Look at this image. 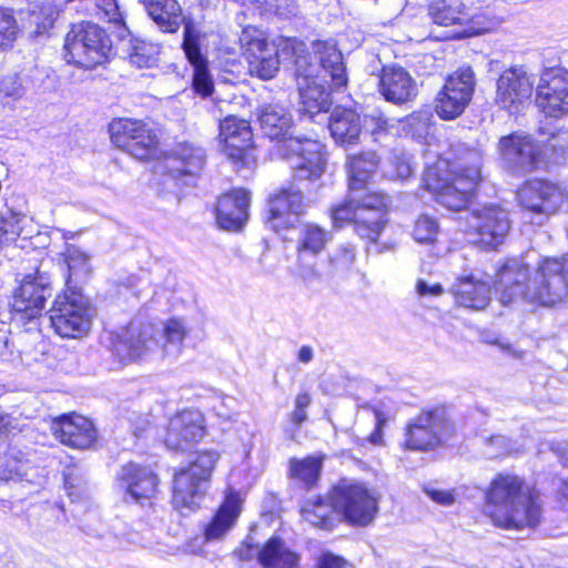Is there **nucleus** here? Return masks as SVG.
Here are the masks:
<instances>
[{"mask_svg": "<svg viewBox=\"0 0 568 568\" xmlns=\"http://www.w3.org/2000/svg\"><path fill=\"white\" fill-rule=\"evenodd\" d=\"M258 121L262 132L275 141L273 153L292 169L293 182L274 194L268 203L266 224L278 232L293 224V216L304 212V193H317L324 185L321 179L327 160L320 141L288 134L292 116L285 106L277 103L263 106Z\"/></svg>", "mask_w": 568, "mask_h": 568, "instance_id": "nucleus-1", "label": "nucleus"}, {"mask_svg": "<svg viewBox=\"0 0 568 568\" xmlns=\"http://www.w3.org/2000/svg\"><path fill=\"white\" fill-rule=\"evenodd\" d=\"M495 291L503 305L525 301L554 306L568 297V257L540 258L527 252L509 258L497 272Z\"/></svg>", "mask_w": 568, "mask_h": 568, "instance_id": "nucleus-2", "label": "nucleus"}, {"mask_svg": "<svg viewBox=\"0 0 568 568\" xmlns=\"http://www.w3.org/2000/svg\"><path fill=\"white\" fill-rule=\"evenodd\" d=\"M387 199L382 193H368L361 199L354 195L331 207L329 216L336 229L353 222L355 233L375 243L386 224Z\"/></svg>", "mask_w": 568, "mask_h": 568, "instance_id": "nucleus-3", "label": "nucleus"}, {"mask_svg": "<svg viewBox=\"0 0 568 568\" xmlns=\"http://www.w3.org/2000/svg\"><path fill=\"white\" fill-rule=\"evenodd\" d=\"M427 16L434 26L446 29L440 37L445 40L474 37L497 26L486 13L470 16L463 0H428Z\"/></svg>", "mask_w": 568, "mask_h": 568, "instance_id": "nucleus-4", "label": "nucleus"}, {"mask_svg": "<svg viewBox=\"0 0 568 568\" xmlns=\"http://www.w3.org/2000/svg\"><path fill=\"white\" fill-rule=\"evenodd\" d=\"M63 49L68 63L93 69L108 59L111 41L101 27L83 21L71 27L65 36Z\"/></svg>", "mask_w": 568, "mask_h": 568, "instance_id": "nucleus-5", "label": "nucleus"}, {"mask_svg": "<svg viewBox=\"0 0 568 568\" xmlns=\"http://www.w3.org/2000/svg\"><path fill=\"white\" fill-rule=\"evenodd\" d=\"M220 459L214 450L197 453L187 467L180 468L174 474L173 503L178 508L193 509L200 498L206 493L213 469Z\"/></svg>", "mask_w": 568, "mask_h": 568, "instance_id": "nucleus-6", "label": "nucleus"}, {"mask_svg": "<svg viewBox=\"0 0 568 568\" xmlns=\"http://www.w3.org/2000/svg\"><path fill=\"white\" fill-rule=\"evenodd\" d=\"M338 515L353 526H368L378 513V495L361 483L342 480L331 491Z\"/></svg>", "mask_w": 568, "mask_h": 568, "instance_id": "nucleus-7", "label": "nucleus"}, {"mask_svg": "<svg viewBox=\"0 0 568 568\" xmlns=\"http://www.w3.org/2000/svg\"><path fill=\"white\" fill-rule=\"evenodd\" d=\"M304 47L303 42L286 40L282 51L288 49L292 51L302 111L314 115L322 111L327 112L332 105V99L331 92L323 84L317 83L314 77L316 68L308 63L307 57L302 55Z\"/></svg>", "mask_w": 568, "mask_h": 568, "instance_id": "nucleus-8", "label": "nucleus"}, {"mask_svg": "<svg viewBox=\"0 0 568 568\" xmlns=\"http://www.w3.org/2000/svg\"><path fill=\"white\" fill-rule=\"evenodd\" d=\"M93 310L78 291L59 295L49 311V320L55 333L77 338L89 332Z\"/></svg>", "mask_w": 568, "mask_h": 568, "instance_id": "nucleus-9", "label": "nucleus"}, {"mask_svg": "<svg viewBox=\"0 0 568 568\" xmlns=\"http://www.w3.org/2000/svg\"><path fill=\"white\" fill-rule=\"evenodd\" d=\"M454 425L445 408L423 410L406 427L405 446L413 450H427L444 444L454 434Z\"/></svg>", "mask_w": 568, "mask_h": 568, "instance_id": "nucleus-10", "label": "nucleus"}, {"mask_svg": "<svg viewBox=\"0 0 568 568\" xmlns=\"http://www.w3.org/2000/svg\"><path fill=\"white\" fill-rule=\"evenodd\" d=\"M112 143L138 160L149 159L156 150L159 139L146 122L135 119H115L109 125Z\"/></svg>", "mask_w": 568, "mask_h": 568, "instance_id": "nucleus-11", "label": "nucleus"}, {"mask_svg": "<svg viewBox=\"0 0 568 568\" xmlns=\"http://www.w3.org/2000/svg\"><path fill=\"white\" fill-rule=\"evenodd\" d=\"M535 103L547 116L568 114V70L561 67L546 68L536 87Z\"/></svg>", "mask_w": 568, "mask_h": 568, "instance_id": "nucleus-12", "label": "nucleus"}, {"mask_svg": "<svg viewBox=\"0 0 568 568\" xmlns=\"http://www.w3.org/2000/svg\"><path fill=\"white\" fill-rule=\"evenodd\" d=\"M240 43L250 67V72L263 80L275 77L280 67L278 49L268 43L263 34L252 28L244 29Z\"/></svg>", "mask_w": 568, "mask_h": 568, "instance_id": "nucleus-13", "label": "nucleus"}, {"mask_svg": "<svg viewBox=\"0 0 568 568\" xmlns=\"http://www.w3.org/2000/svg\"><path fill=\"white\" fill-rule=\"evenodd\" d=\"M466 221L467 232L476 235V241L487 248L501 244L510 229L507 212L496 205L474 210Z\"/></svg>", "mask_w": 568, "mask_h": 568, "instance_id": "nucleus-14", "label": "nucleus"}, {"mask_svg": "<svg viewBox=\"0 0 568 568\" xmlns=\"http://www.w3.org/2000/svg\"><path fill=\"white\" fill-rule=\"evenodd\" d=\"M115 486L125 501L143 503L155 497L159 477L150 466L129 462L116 474Z\"/></svg>", "mask_w": 568, "mask_h": 568, "instance_id": "nucleus-15", "label": "nucleus"}, {"mask_svg": "<svg viewBox=\"0 0 568 568\" xmlns=\"http://www.w3.org/2000/svg\"><path fill=\"white\" fill-rule=\"evenodd\" d=\"M447 163L437 161L425 173L426 187L433 193L436 202L452 211L466 207L476 187H469L466 182H456V176L442 178L440 172Z\"/></svg>", "mask_w": 568, "mask_h": 568, "instance_id": "nucleus-16", "label": "nucleus"}, {"mask_svg": "<svg viewBox=\"0 0 568 568\" xmlns=\"http://www.w3.org/2000/svg\"><path fill=\"white\" fill-rule=\"evenodd\" d=\"M530 487L513 474H498L486 491L485 514L495 525Z\"/></svg>", "mask_w": 568, "mask_h": 568, "instance_id": "nucleus-17", "label": "nucleus"}, {"mask_svg": "<svg viewBox=\"0 0 568 568\" xmlns=\"http://www.w3.org/2000/svg\"><path fill=\"white\" fill-rule=\"evenodd\" d=\"M158 348L155 328L151 324L130 323L113 342V355L123 364L148 357Z\"/></svg>", "mask_w": 568, "mask_h": 568, "instance_id": "nucleus-18", "label": "nucleus"}, {"mask_svg": "<svg viewBox=\"0 0 568 568\" xmlns=\"http://www.w3.org/2000/svg\"><path fill=\"white\" fill-rule=\"evenodd\" d=\"M535 79L523 67L505 70L497 80L496 103L510 112L529 101Z\"/></svg>", "mask_w": 568, "mask_h": 568, "instance_id": "nucleus-19", "label": "nucleus"}, {"mask_svg": "<svg viewBox=\"0 0 568 568\" xmlns=\"http://www.w3.org/2000/svg\"><path fill=\"white\" fill-rule=\"evenodd\" d=\"M204 432V417L199 410H182L170 419L164 443L169 449L183 452L199 443Z\"/></svg>", "mask_w": 568, "mask_h": 568, "instance_id": "nucleus-20", "label": "nucleus"}, {"mask_svg": "<svg viewBox=\"0 0 568 568\" xmlns=\"http://www.w3.org/2000/svg\"><path fill=\"white\" fill-rule=\"evenodd\" d=\"M517 195L525 210L542 216L556 213L564 203L560 187L545 180L527 181Z\"/></svg>", "mask_w": 568, "mask_h": 568, "instance_id": "nucleus-21", "label": "nucleus"}, {"mask_svg": "<svg viewBox=\"0 0 568 568\" xmlns=\"http://www.w3.org/2000/svg\"><path fill=\"white\" fill-rule=\"evenodd\" d=\"M52 296V288L42 277L27 275L12 296V311L23 320L41 315L45 302Z\"/></svg>", "mask_w": 568, "mask_h": 568, "instance_id": "nucleus-22", "label": "nucleus"}, {"mask_svg": "<svg viewBox=\"0 0 568 568\" xmlns=\"http://www.w3.org/2000/svg\"><path fill=\"white\" fill-rule=\"evenodd\" d=\"M252 136L251 125L244 119L230 115L220 122V139L225 154L243 166L248 165L252 159Z\"/></svg>", "mask_w": 568, "mask_h": 568, "instance_id": "nucleus-23", "label": "nucleus"}, {"mask_svg": "<svg viewBox=\"0 0 568 568\" xmlns=\"http://www.w3.org/2000/svg\"><path fill=\"white\" fill-rule=\"evenodd\" d=\"M237 555L242 560L256 557L264 568H296L301 560L300 555L277 537H272L262 548L244 542L237 549Z\"/></svg>", "mask_w": 568, "mask_h": 568, "instance_id": "nucleus-24", "label": "nucleus"}, {"mask_svg": "<svg viewBox=\"0 0 568 568\" xmlns=\"http://www.w3.org/2000/svg\"><path fill=\"white\" fill-rule=\"evenodd\" d=\"M378 92L387 102L403 105L415 100L418 85L405 68L394 64L382 69Z\"/></svg>", "mask_w": 568, "mask_h": 568, "instance_id": "nucleus-25", "label": "nucleus"}, {"mask_svg": "<svg viewBox=\"0 0 568 568\" xmlns=\"http://www.w3.org/2000/svg\"><path fill=\"white\" fill-rule=\"evenodd\" d=\"M501 158L514 169L530 171L537 166L540 146L524 132H514L499 140Z\"/></svg>", "mask_w": 568, "mask_h": 568, "instance_id": "nucleus-26", "label": "nucleus"}, {"mask_svg": "<svg viewBox=\"0 0 568 568\" xmlns=\"http://www.w3.org/2000/svg\"><path fill=\"white\" fill-rule=\"evenodd\" d=\"M356 247L349 242L338 243L327 256V260L317 264L316 268L306 267L305 284L315 285L329 283L335 276L347 273L355 264Z\"/></svg>", "mask_w": 568, "mask_h": 568, "instance_id": "nucleus-27", "label": "nucleus"}, {"mask_svg": "<svg viewBox=\"0 0 568 568\" xmlns=\"http://www.w3.org/2000/svg\"><path fill=\"white\" fill-rule=\"evenodd\" d=\"M51 430L63 445L77 449L90 448L97 439L92 422L83 416H61L52 422Z\"/></svg>", "mask_w": 568, "mask_h": 568, "instance_id": "nucleus-28", "label": "nucleus"}, {"mask_svg": "<svg viewBox=\"0 0 568 568\" xmlns=\"http://www.w3.org/2000/svg\"><path fill=\"white\" fill-rule=\"evenodd\" d=\"M542 517V506L537 491L529 488L495 524L504 529L536 528Z\"/></svg>", "mask_w": 568, "mask_h": 568, "instance_id": "nucleus-29", "label": "nucleus"}, {"mask_svg": "<svg viewBox=\"0 0 568 568\" xmlns=\"http://www.w3.org/2000/svg\"><path fill=\"white\" fill-rule=\"evenodd\" d=\"M332 240V234L317 224L306 223L301 226L296 241L297 273L305 283L306 267L315 270L317 264L313 260L325 248Z\"/></svg>", "mask_w": 568, "mask_h": 568, "instance_id": "nucleus-30", "label": "nucleus"}, {"mask_svg": "<svg viewBox=\"0 0 568 568\" xmlns=\"http://www.w3.org/2000/svg\"><path fill=\"white\" fill-rule=\"evenodd\" d=\"M483 158L480 149L458 144L455 146L453 160L440 159L439 161L447 163L442 169L448 171L449 175L456 176V182H466L469 187H477L481 180Z\"/></svg>", "mask_w": 568, "mask_h": 568, "instance_id": "nucleus-31", "label": "nucleus"}, {"mask_svg": "<svg viewBox=\"0 0 568 568\" xmlns=\"http://www.w3.org/2000/svg\"><path fill=\"white\" fill-rule=\"evenodd\" d=\"M205 159L201 146L189 142L178 143L166 158L165 168L175 180L193 179L202 171Z\"/></svg>", "mask_w": 568, "mask_h": 568, "instance_id": "nucleus-32", "label": "nucleus"}, {"mask_svg": "<svg viewBox=\"0 0 568 568\" xmlns=\"http://www.w3.org/2000/svg\"><path fill=\"white\" fill-rule=\"evenodd\" d=\"M250 193L244 189L232 190L219 199L216 220L227 231L241 230L248 219Z\"/></svg>", "mask_w": 568, "mask_h": 568, "instance_id": "nucleus-33", "label": "nucleus"}, {"mask_svg": "<svg viewBox=\"0 0 568 568\" xmlns=\"http://www.w3.org/2000/svg\"><path fill=\"white\" fill-rule=\"evenodd\" d=\"M314 53L323 70L331 78V88L341 90L347 84L346 67L343 54L334 41H317L313 44Z\"/></svg>", "mask_w": 568, "mask_h": 568, "instance_id": "nucleus-34", "label": "nucleus"}, {"mask_svg": "<svg viewBox=\"0 0 568 568\" xmlns=\"http://www.w3.org/2000/svg\"><path fill=\"white\" fill-rule=\"evenodd\" d=\"M452 292L459 305L476 311L484 310L490 302L489 284L471 275L459 277L453 284Z\"/></svg>", "mask_w": 568, "mask_h": 568, "instance_id": "nucleus-35", "label": "nucleus"}, {"mask_svg": "<svg viewBox=\"0 0 568 568\" xmlns=\"http://www.w3.org/2000/svg\"><path fill=\"white\" fill-rule=\"evenodd\" d=\"M241 503L240 495L235 491L225 496L215 516L205 528L204 538L206 541L219 540L227 534L241 513Z\"/></svg>", "mask_w": 568, "mask_h": 568, "instance_id": "nucleus-36", "label": "nucleus"}, {"mask_svg": "<svg viewBox=\"0 0 568 568\" xmlns=\"http://www.w3.org/2000/svg\"><path fill=\"white\" fill-rule=\"evenodd\" d=\"M183 50L193 67V88L203 97L211 94L213 82L207 71L206 59L201 53L199 40L185 29Z\"/></svg>", "mask_w": 568, "mask_h": 568, "instance_id": "nucleus-37", "label": "nucleus"}, {"mask_svg": "<svg viewBox=\"0 0 568 568\" xmlns=\"http://www.w3.org/2000/svg\"><path fill=\"white\" fill-rule=\"evenodd\" d=\"M329 131L337 143L353 144L361 134V118L351 109L336 108L329 118Z\"/></svg>", "mask_w": 568, "mask_h": 568, "instance_id": "nucleus-38", "label": "nucleus"}, {"mask_svg": "<svg viewBox=\"0 0 568 568\" xmlns=\"http://www.w3.org/2000/svg\"><path fill=\"white\" fill-rule=\"evenodd\" d=\"M301 516L310 525L332 530L339 521L338 513L335 510L332 498H310L301 507Z\"/></svg>", "mask_w": 568, "mask_h": 568, "instance_id": "nucleus-39", "label": "nucleus"}, {"mask_svg": "<svg viewBox=\"0 0 568 568\" xmlns=\"http://www.w3.org/2000/svg\"><path fill=\"white\" fill-rule=\"evenodd\" d=\"M378 158L374 152H365L349 156L347 161L348 189L352 194L365 189L368 180L375 173Z\"/></svg>", "mask_w": 568, "mask_h": 568, "instance_id": "nucleus-40", "label": "nucleus"}, {"mask_svg": "<svg viewBox=\"0 0 568 568\" xmlns=\"http://www.w3.org/2000/svg\"><path fill=\"white\" fill-rule=\"evenodd\" d=\"M32 464L27 454L14 446L0 452V479L23 480L29 476Z\"/></svg>", "mask_w": 568, "mask_h": 568, "instance_id": "nucleus-41", "label": "nucleus"}, {"mask_svg": "<svg viewBox=\"0 0 568 568\" xmlns=\"http://www.w3.org/2000/svg\"><path fill=\"white\" fill-rule=\"evenodd\" d=\"M152 20L165 32H175L180 28L181 7L176 0H144Z\"/></svg>", "mask_w": 568, "mask_h": 568, "instance_id": "nucleus-42", "label": "nucleus"}, {"mask_svg": "<svg viewBox=\"0 0 568 568\" xmlns=\"http://www.w3.org/2000/svg\"><path fill=\"white\" fill-rule=\"evenodd\" d=\"M323 459L318 456H307L303 459L292 458L290 460V473L293 479L312 488L320 478Z\"/></svg>", "mask_w": 568, "mask_h": 568, "instance_id": "nucleus-43", "label": "nucleus"}, {"mask_svg": "<svg viewBox=\"0 0 568 568\" xmlns=\"http://www.w3.org/2000/svg\"><path fill=\"white\" fill-rule=\"evenodd\" d=\"M474 72L470 68L466 67L458 69L452 74L443 90L468 104L474 93Z\"/></svg>", "mask_w": 568, "mask_h": 568, "instance_id": "nucleus-44", "label": "nucleus"}, {"mask_svg": "<svg viewBox=\"0 0 568 568\" xmlns=\"http://www.w3.org/2000/svg\"><path fill=\"white\" fill-rule=\"evenodd\" d=\"M474 72L470 68L466 67L458 69L452 74L443 90L468 104L474 93Z\"/></svg>", "mask_w": 568, "mask_h": 568, "instance_id": "nucleus-45", "label": "nucleus"}, {"mask_svg": "<svg viewBox=\"0 0 568 568\" xmlns=\"http://www.w3.org/2000/svg\"><path fill=\"white\" fill-rule=\"evenodd\" d=\"M63 256L69 271L67 284L69 285L73 277L75 281L85 280L90 273V257L87 253L74 245H68Z\"/></svg>", "mask_w": 568, "mask_h": 568, "instance_id": "nucleus-46", "label": "nucleus"}, {"mask_svg": "<svg viewBox=\"0 0 568 568\" xmlns=\"http://www.w3.org/2000/svg\"><path fill=\"white\" fill-rule=\"evenodd\" d=\"M186 336V328L181 320L172 318L166 322L163 328V352L166 355H178Z\"/></svg>", "mask_w": 568, "mask_h": 568, "instance_id": "nucleus-47", "label": "nucleus"}, {"mask_svg": "<svg viewBox=\"0 0 568 568\" xmlns=\"http://www.w3.org/2000/svg\"><path fill=\"white\" fill-rule=\"evenodd\" d=\"M439 234V225L436 219L423 214L414 225L413 237L416 242L422 244H432L436 241Z\"/></svg>", "mask_w": 568, "mask_h": 568, "instance_id": "nucleus-48", "label": "nucleus"}, {"mask_svg": "<svg viewBox=\"0 0 568 568\" xmlns=\"http://www.w3.org/2000/svg\"><path fill=\"white\" fill-rule=\"evenodd\" d=\"M159 50L144 41H136L129 54L130 63L138 68H150L158 61Z\"/></svg>", "mask_w": 568, "mask_h": 568, "instance_id": "nucleus-49", "label": "nucleus"}, {"mask_svg": "<svg viewBox=\"0 0 568 568\" xmlns=\"http://www.w3.org/2000/svg\"><path fill=\"white\" fill-rule=\"evenodd\" d=\"M26 221L24 216L16 213H10L8 216H0V245H8L17 240L22 233V223Z\"/></svg>", "mask_w": 568, "mask_h": 568, "instance_id": "nucleus-50", "label": "nucleus"}, {"mask_svg": "<svg viewBox=\"0 0 568 568\" xmlns=\"http://www.w3.org/2000/svg\"><path fill=\"white\" fill-rule=\"evenodd\" d=\"M466 106L467 103L443 90L436 104V111L442 119L450 120L462 114Z\"/></svg>", "mask_w": 568, "mask_h": 568, "instance_id": "nucleus-51", "label": "nucleus"}, {"mask_svg": "<svg viewBox=\"0 0 568 568\" xmlns=\"http://www.w3.org/2000/svg\"><path fill=\"white\" fill-rule=\"evenodd\" d=\"M18 33L17 20L10 9L0 7V49L10 47Z\"/></svg>", "mask_w": 568, "mask_h": 568, "instance_id": "nucleus-52", "label": "nucleus"}, {"mask_svg": "<svg viewBox=\"0 0 568 568\" xmlns=\"http://www.w3.org/2000/svg\"><path fill=\"white\" fill-rule=\"evenodd\" d=\"M261 2L265 11L284 19H290L298 13V6L295 0H261Z\"/></svg>", "mask_w": 568, "mask_h": 568, "instance_id": "nucleus-53", "label": "nucleus"}, {"mask_svg": "<svg viewBox=\"0 0 568 568\" xmlns=\"http://www.w3.org/2000/svg\"><path fill=\"white\" fill-rule=\"evenodd\" d=\"M26 93L24 81L18 73L3 77L0 81V94L4 97L20 99Z\"/></svg>", "mask_w": 568, "mask_h": 568, "instance_id": "nucleus-54", "label": "nucleus"}, {"mask_svg": "<svg viewBox=\"0 0 568 568\" xmlns=\"http://www.w3.org/2000/svg\"><path fill=\"white\" fill-rule=\"evenodd\" d=\"M403 130L412 134H422L429 124V114L424 112H414L408 116L397 121Z\"/></svg>", "mask_w": 568, "mask_h": 568, "instance_id": "nucleus-55", "label": "nucleus"}, {"mask_svg": "<svg viewBox=\"0 0 568 568\" xmlns=\"http://www.w3.org/2000/svg\"><path fill=\"white\" fill-rule=\"evenodd\" d=\"M97 8L112 23L123 24V17L116 0H95Z\"/></svg>", "mask_w": 568, "mask_h": 568, "instance_id": "nucleus-56", "label": "nucleus"}, {"mask_svg": "<svg viewBox=\"0 0 568 568\" xmlns=\"http://www.w3.org/2000/svg\"><path fill=\"white\" fill-rule=\"evenodd\" d=\"M312 399L308 393H300L295 398L294 410L291 414V422L300 426L307 418L306 408L310 406Z\"/></svg>", "mask_w": 568, "mask_h": 568, "instance_id": "nucleus-57", "label": "nucleus"}, {"mask_svg": "<svg viewBox=\"0 0 568 568\" xmlns=\"http://www.w3.org/2000/svg\"><path fill=\"white\" fill-rule=\"evenodd\" d=\"M366 123L368 125H374V129L372 130L373 134L379 133V132H386V133H395V121L392 119L386 118L382 113L377 114H371L366 116Z\"/></svg>", "mask_w": 568, "mask_h": 568, "instance_id": "nucleus-58", "label": "nucleus"}, {"mask_svg": "<svg viewBox=\"0 0 568 568\" xmlns=\"http://www.w3.org/2000/svg\"><path fill=\"white\" fill-rule=\"evenodd\" d=\"M315 568H354L345 559L329 552L322 554L317 560Z\"/></svg>", "mask_w": 568, "mask_h": 568, "instance_id": "nucleus-59", "label": "nucleus"}, {"mask_svg": "<svg viewBox=\"0 0 568 568\" xmlns=\"http://www.w3.org/2000/svg\"><path fill=\"white\" fill-rule=\"evenodd\" d=\"M425 493L433 501L439 505L450 506L455 503V496L450 490L426 487Z\"/></svg>", "mask_w": 568, "mask_h": 568, "instance_id": "nucleus-60", "label": "nucleus"}, {"mask_svg": "<svg viewBox=\"0 0 568 568\" xmlns=\"http://www.w3.org/2000/svg\"><path fill=\"white\" fill-rule=\"evenodd\" d=\"M73 473L74 469H69L64 474V487L72 500L79 499L81 497V494L84 491L82 484L80 481H77V478L74 477Z\"/></svg>", "mask_w": 568, "mask_h": 568, "instance_id": "nucleus-61", "label": "nucleus"}, {"mask_svg": "<svg viewBox=\"0 0 568 568\" xmlns=\"http://www.w3.org/2000/svg\"><path fill=\"white\" fill-rule=\"evenodd\" d=\"M488 444L496 447L495 450L488 452L490 457H496L504 454L510 453V444L508 438L503 435H495L487 439Z\"/></svg>", "mask_w": 568, "mask_h": 568, "instance_id": "nucleus-62", "label": "nucleus"}, {"mask_svg": "<svg viewBox=\"0 0 568 568\" xmlns=\"http://www.w3.org/2000/svg\"><path fill=\"white\" fill-rule=\"evenodd\" d=\"M443 291L444 290L440 284L429 285L424 280H418L416 284V292L418 293L419 296H439L443 293Z\"/></svg>", "mask_w": 568, "mask_h": 568, "instance_id": "nucleus-63", "label": "nucleus"}, {"mask_svg": "<svg viewBox=\"0 0 568 568\" xmlns=\"http://www.w3.org/2000/svg\"><path fill=\"white\" fill-rule=\"evenodd\" d=\"M558 500L568 509V479H558L555 483Z\"/></svg>", "mask_w": 568, "mask_h": 568, "instance_id": "nucleus-64", "label": "nucleus"}]
</instances>
